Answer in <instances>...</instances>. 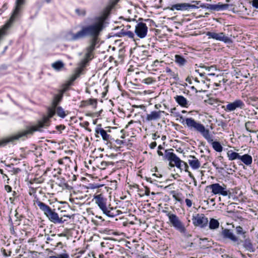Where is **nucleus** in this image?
I'll return each instance as SVG.
<instances>
[{
	"instance_id": "7c9ffc66",
	"label": "nucleus",
	"mask_w": 258,
	"mask_h": 258,
	"mask_svg": "<svg viewBox=\"0 0 258 258\" xmlns=\"http://www.w3.org/2000/svg\"><path fill=\"white\" fill-rule=\"evenodd\" d=\"M120 34L122 36H127L130 38H134V33L132 31H125L123 29L121 31Z\"/></svg>"
},
{
	"instance_id": "f8f14e48",
	"label": "nucleus",
	"mask_w": 258,
	"mask_h": 258,
	"mask_svg": "<svg viewBox=\"0 0 258 258\" xmlns=\"http://www.w3.org/2000/svg\"><path fill=\"white\" fill-rule=\"evenodd\" d=\"M135 31L139 37L143 38L147 35L148 27L145 23L140 22L136 25Z\"/></svg>"
},
{
	"instance_id": "052dcab7",
	"label": "nucleus",
	"mask_w": 258,
	"mask_h": 258,
	"mask_svg": "<svg viewBox=\"0 0 258 258\" xmlns=\"http://www.w3.org/2000/svg\"><path fill=\"white\" fill-rule=\"evenodd\" d=\"M125 27L127 28V29L131 28V26L130 25H127Z\"/></svg>"
},
{
	"instance_id": "4be33fe9",
	"label": "nucleus",
	"mask_w": 258,
	"mask_h": 258,
	"mask_svg": "<svg viewBox=\"0 0 258 258\" xmlns=\"http://www.w3.org/2000/svg\"><path fill=\"white\" fill-rule=\"evenodd\" d=\"M242 243L243 246L246 251L249 252L254 251L255 248L252 243L251 240L249 238H245V239L242 241Z\"/></svg>"
},
{
	"instance_id": "a211bd4d",
	"label": "nucleus",
	"mask_w": 258,
	"mask_h": 258,
	"mask_svg": "<svg viewBox=\"0 0 258 258\" xmlns=\"http://www.w3.org/2000/svg\"><path fill=\"white\" fill-rule=\"evenodd\" d=\"M210 140H206L207 141L211 144L213 148L218 152H221L223 151V147L219 142L214 141V137L210 132Z\"/></svg>"
},
{
	"instance_id": "680f3d73",
	"label": "nucleus",
	"mask_w": 258,
	"mask_h": 258,
	"mask_svg": "<svg viewBox=\"0 0 258 258\" xmlns=\"http://www.w3.org/2000/svg\"><path fill=\"white\" fill-rule=\"evenodd\" d=\"M209 76H215V74L214 73H210L208 74Z\"/></svg>"
},
{
	"instance_id": "ea45409f",
	"label": "nucleus",
	"mask_w": 258,
	"mask_h": 258,
	"mask_svg": "<svg viewBox=\"0 0 258 258\" xmlns=\"http://www.w3.org/2000/svg\"><path fill=\"white\" fill-rule=\"evenodd\" d=\"M76 12L79 16H84L86 14V11L84 9H76Z\"/></svg>"
},
{
	"instance_id": "473e14b6",
	"label": "nucleus",
	"mask_w": 258,
	"mask_h": 258,
	"mask_svg": "<svg viewBox=\"0 0 258 258\" xmlns=\"http://www.w3.org/2000/svg\"><path fill=\"white\" fill-rule=\"evenodd\" d=\"M83 71V69L81 68H78L76 72H75V73L72 76V78H71V81H75L78 77H79L80 76V75H81L82 72Z\"/></svg>"
},
{
	"instance_id": "ddd939ff",
	"label": "nucleus",
	"mask_w": 258,
	"mask_h": 258,
	"mask_svg": "<svg viewBox=\"0 0 258 258\" xmlns=\"http://www.w3.org/2000/svg\"><path fill=\"white\" fill-rule=\"evenodd\" d=\"M229 5L223 4L221 3H218L216 4H207L205 6H204V7L206 8L207 9L214 11L225 10L229 9Z\"/></svg>"
},
{
	"instance_id": "c85d7f7f",
	"label": "nucleus",
	"mask_w": 258,
	"mask_h": 258,
	"mask_svg": "<svg viewBox=\"0 0 258 258\" xmlns=\"http://www.w3.org/2000/svg\"><path fill=\"white\" fill-rule=\"evenodd\" d=\"M36 188H33V187H30L29 190V194L30 196H33L34 198L33 202L34 203V204H37L36 200L38 201L39 200L38 198L37 197V195H36Z\"/></svg>"
},
{
	"instance_id": "5701e85b",
	"label": "nucleus",
	"mask_w": 258,
	"mask_h": 258,
	"mask_svg": "<svg viewBox=\"0 0 258 258\" xmlns=\"http://www.w3.org/2000/svg\"><path fill=\"white\" fill-rule=\"evenodd\" d=\"M174 98L176 102L181 106L186 108L188 107V101L183 96L176 95Z\"/></svg>"
},
{
	"instance_id": "338daca9",
	"label": "nucleus",
	"mask_w": 258,
	"mask_h": 258,
	"mask_svg": "<svg viewBox=\"0 0 258 258\" xmlns=\"http://www.w3.org/2000/svg\"><path fill=\"white\" fill-rule=\"evenodd\" d=\"M194 182V183H195V185L196 186L197 185V181H196V179H195V180H193Z\"/></svg>"
},
{
	"instance_id": "2eb2a0df",
	"label": "nucleus",
	"mask_w": 258,
	"mask_h": 258,
	"mask_svg": "<svg viewBox=\"0 0 258 258\" xmlns=\"http://www.w3.org/2000/svg\"><path fill=\"white\" fill-rule=\"evenodd\" d=\"M23 138L20 132L9 137L5 139H3L0 140V147L6 146L8 143L13 142L16 140H19L20 138Z\"/></svg>"
},
{
	"instance_id": "412c9836",
	"label": "nucleus",
	"mask_w": 258,
	"mask_h": 258,
	"mask_svg": "<svg viewBox=\"0 0 258 258\" xmlns=\"http://www.w3.org/2000/svg\"><path fill=\"white\" fill-rule=\"evenodd\" d=\"M188 162L189 165L193 169H198L201 166L200 162L194 156L190 155Z\"/></svg>"
},
{
	"instance_id": "bf43d9fd",
	"label": "nucleus",
	"mask_w": 258,
	"mask_h": 258,
	"mask_svg": "<svg viewBox=\"0 0 258 258\" xmlns=\"http://www.w3.org/2000/svg\"><path fill=\"white\" fill-rule=\"evenodd\" d=\"M200 240L204 242V241H206L207 240V238L200 239Z\"/></svg>"
},
{
	"instance_id": "f3484780",
	"label": "nucleus",
	"mask_w": 258,
	"mask_h": 258,
	"mask_svg": "<svg viewBox=\"0 0 258 258\" xmlns=\"http://www.w3.org/2000/svg\"><path fill=\"white\" fill-rule=\"evenodd\" d=\"M196 7L195 5H191L186 3H182L173 5L171 6L170 9L172 11H174V10L183 11Z\"/></svg>"
},
{
	"instance_id": "5fc2aeb1",
	"label": "nucleus",
	"mask_w": 258,
	"mask_h": 258,
	"mask_svg": "<svg viewBox=\"0 0 258 258\" xmlns=\"http://www.w3.org/2000/svg\"><path fill=\"white\" fill-rule=\"evenodd\" d=\"M220 82H221V81H219V83H214V85L216 86V87H219L220 86Z\"/></svg>"
},
{
	"instance_id": "0e129e2a",
	"label": "nucleus",
	"mask_w": 258,
	"mask_h": 258,
	"mask_svg": "<svg viewBox=\"0 0 258 258\" xmlns=\"http://www.w3.org/2000/svg\"><path fill=\"white\" fill-rule=\"evenodd\" d=\"M61 183L64 184V180L63 179H62V180L61 181Z\"/></svg>"
},
{
	"instance_id": "49530a36",
	"label": "nucleus",
	"mask_w": 258,
	"mask_h": 258,
	"mask_svg": "<svg viewBox=\"0 0 258 258\" xmlns=\"http://www.w3.org/2000/svg\"><path fill=\"white\" fill-rule=\"evenodd\" d=\"M5 190L8 192H10L12 191V187L9 185H5Z\"/></svg>"
},
{
	"instance_id": "a878e982",
	"label": "nucleus",
	"mask_w": 258,
	"mask_h": 258,
	"mask_svg": "<svg viewBox=\"0 0 258 258\" xmlns=\"http://www.w3.org/2000/svg\"><path fill=\"white\" fill-rule=\"evenodd\" d=\"M227 154L228 159L230 161L239 159L240 157V155L238 153L234 152L232 150L228 151Z\"/></svg>"
},
{
	"instance_id": "4d7b16f0",
	"label": "nucleus",
	"mask_w": 258,
	"mask_h": 258,
	"mask_svg": "<svg viewBox=\"0 0 258 258\" xmlns=\"http://www.w3.org/2000/svg\"><path fill=\"white\" fill-rule=\"evenodd\" d=\"M158 150H161L163 149V148L162 147V146L161 145H159L158 147Z\"/></svg>"
},
{
	"instance_id": "72a5a7b5",
	"label": "nucleus",
	"mask_w": 258,
	"mask_h": 258,
	"mask_svg": "<svg viewBox=\"0 0 258 258\" xmlns=\"http://www.w3.org/2000/svg\"><path fill=\"white\" fill-rule=\"evenodd\" d=\"M235 233L237 235H243V237L244 238H245V234L246 233V231H244L243 228L240 226H237L235 228Z\"/></svg>"
},
{
	"instance_id": "774afa93",
	"label": "nucleus",
	"mask_w": 258,
	"mask_h": 258,
	"mask_svg": "<svg viewBox=\"0 0 258 258\" xmlns=\"http://www.w3.org/2000/svg\"><path fill=\"white\" fill-rule=\"evenodd\" d=\"M63 217H67V218H71V217L70 216H66V215H64Z\"/></svg>"
},
{
	"instance_id": "4c0bfd02",
	"label": "nucleus",
	"mask_w": 258,
	"mask_h": 258,
	"mask_svg": "<svg viewBox=\"0 0 258 258\" xmlns=\"http://www.w3.org/2000/svg\"><path fill=\"white\" fill-rule=\"evenodd\" d=\"M69 255L67 253H62L57 255V256H49V258H69Z\"/></svg>"
},
{
	"instance_id": "37998d69",
	"label": "nucleus",
	"mask_w": 258,
	"mask_h": 258,
	"mask_svg": "<svg viewBox=\"0 0 258 258\" xmlns=\"http://www.w3.org/2000/svg\"><path fill=\"white\" fill-rule=\"evenodd\" d=\"M251 3L253 7L258 9V0H252Z\"/></svg>"
},
{
	"instance_id": "bb28decb",
	"label": "nucleus",
	"mask_w": 258,
	"mask_h": 258,
	"mask_svg": "<svg viewBox=\"0 0 258 258\" xmlns=\"http://www.w3.org/2000/svg\"><path fill=\"white\" fill-rule=\"evenodd\" d=\"M175 62L179 66H183L187 62V60L182 56L176 54L175 55Z\"/></svg>"
},
{
	"instance_id": "39448f33",
	"label": "nucleus",
	"mask_w": 258,
	"mask_h": 258,
	"mask_svg": "<svg viewBox=\"0 0 258 258\" xmlns=\"http://www.w3.org/2000/svg\"><path fill=\"white\" fill-rule=\"evenodd\" d=\"M36 202L39 209L51 222L54 224H62L67 221V220H62V217L59 218L58 214L55 212V210L51 209L47 205L37 200Z\"/></svg>"
},
{
	"instance_id": "4468645a",
	"label": "nucleus",
	"mask_w": 258,
	"mask_h": 258,
	"mask_svg": "<svg viewBox=\"0 0 258 258\" xmlns=\"http://www.w3.org/2000/svg\"><path fill=\"white\" fill-rule=\"evenodd\" d=\"M170 150H172V149L165 151L164 158L169 161V165L171 166V165H174L176 163H178L180 159L175 154L170 152Z\"/></svg>"
},
{
	"instance_id": "20e7f679",
	"label": "nucleus",
	"mask_w": 258,
	"mask_h": 258,
	"mask_svg": "<svg viewBox=\"0 0 258 258\" xmlns=\"http://www.w3.org/2000/svg\"><path fill=\"white\" fill-rule=\"evenodd\" d=\"M94 200L96 204L106 216L114 217L117 215V211L110 207V204H107V199L103 194H100L95 196Z\"/></svg>"
},
{
	"instance_id": "f704fd0d",
	"label": "nucleus",
	"mask_w": 258,
	"mask_h": 258,
	"mask_svg": "<svg viewBox=\"0 0 258 258\" xmlns=\"http://www.w3.org/2000/svg\"><path fill=\"white\" fill-rule=\"evenodd\" d=\"M199 67L202 68H204L208 71H210L211 70H213V69L216 70V67L215 66H211L209 67V66H207L205 65V64L200 63L199 64Z\"/></svg>"
},
{
	"instance_id": "393cba45",
	"label": "nucleus",
	"mask_w": 258,
	"mask_h": 258,
	"mask_svg": "<svg viewBox=\"0 0 258 258\" xmlns=\"http://www.w3.org/2000/svg\"><path fill=\"white\" fill-rule=\"evenodd\" d=\"M61 118H64L68 114V111H64V109L60 106H57L55 108V114Z\"/></svg>"
},
{
	"instance_id": "aec40b11",
	"label": "nucleus",
	"mask_w": 258,
	"mask_h": 258,
	"mask_svg": "<svg viewBox=\"0 0 258 258\" xmlns=\"http://www.w3.org/2000/svg\"><path fill=\"white\" fill-rule=\"evenodd\" d=\"M164 113L163 111H153L150 114H147L146 116V120L147 121H152L159 119L161 117V114Z\"/></svg>"
},
{
	"instance_id": "b1692460",
	"label": "nucleus",
	"mask_w": 258,
	"mask_h": 258,
	"mask_svg": "<svg viewBox=\"0 0 258 258\" xmlns=\"http://www.w3.org/2000/svg\"><path fill=\"white\" fill-rule=\"evenodd\" d=\"M239 160H240L243 163L247 166L251 165L252 162V157L247 154L242 156H240Z\"/></svg>"
},
{
	"instance_id": "c03bdc74",
	"label": "nucleus",
	"mask_w": 258,
	"mask_h": 258,
	"mask_svg": "<svg viewBox=\"0 0 258 258\" xmlns=\"http://www.w3.org/2000/svg\"><path fill=\"white\" fill-rule=\"evenodd\" d=\"M186 206L188 207H191L192 206V202L190 200L186 199L185 201Z\"/></svg>"
},
{
	"instance_id": "09e8293b",
	"label": "nucleus",
	"mask_w": 258,
	"mask_h": 258,
	"mask_svg": "<svg viewBox=\"0 0 258 258\" xmlns=\"http://www.w3.org/2000/svg\"><path fill=\"white\" fill-rule=\"evenodd\" d=\"M65 128V126L63 125H57L56 129L57 130H63Z\"/></svg>"
},
{
	"instance_id": "f257e3e1",
	"label": "nucleus",
	"mask_w": 258,
	"mask_h": 258,
	"mask_svg": "<svg viewBox=\"0 0 258 258\" xmlns=\"http://www.w3.org/2000/svg\"><path fill=\"white\" fill-rule=\"evenodd\" d=\"M104 17H100L95 23L82 26L77 33L70 32L68 34L71 41H77L86 37L90 38L88 45L85 49L84 58L82 62L83 66L94 58L95 48L99 47V36L104 27Z\"/></svg>"
},
{
	"instance_id": "c9c22d12",
	"label": "nucleus",
	"mask_w": 258,
	"mask_h": 258,
	"mask_svg": "<svg viewBox=\"0 0 258 258\" xmlns=\"http://www.w3.org/2000/svg\"><path fill=\"white\" fill-rule=\"evenodd\" d=\"M166 72L168 73L170 77H172L173 78L176 79L177 77V75L172 72V71L169 68H166Z\"/></svg>"
},
{
	"instance_id": "0eeeda50",
	"label": "nucleus",
	"mask_w": 258,
	"mask_h": 258,
	"mask_svg": "<svg viewBox=\"0 0 258 258\" xmlns=\"http://www.w3.org/2000/svg\"><path fill=\"white\" fill-rule=\"evenodd\" d=\"M25 3V0H17L15 9L9 21L1 29H9L11 28L17 19L20 15L23 5Z\"/></svg>"
},
{
	"instance_id": "f03ea898",
	"label": "nucleus",
	"mask_w": 258,
	"mask_h": 258,
	"mask_svg": "<svg viewBox=\"0 0 258 258\" xmlns=\"http://www.w3.org/2000/svg\"><path fill=\"white\" fill-rule=\"evenodd\" d=\"M62 94L56 95L52 101L51 105L47 108V114L43 116L42 118L38 121L34 125L28 127L26 130L19 132L23 137H27L28 135H32L35 132H41L42 128L47 127L50 125V119L55 115V108L61 101Z\"/></svg>"
},
{
	"instance_id": "58836bf2",
	"label": "nucleus",
	"mask_w": 258,
	"mask_h": 258,
	"mask_svg": "<svg viewBox=\"0 0 258 258\" xmlns=\"http://www.w3.org/2000/svg\"><path fill=\"white\" fill-rule=\"evenodd\" d=\"M184 161L180 160L178 163H176L174 165H171V167H173L174 166H176L177 168L181 169L182 168V164L183 163Z\"/></svg>"
},
{
	"instance_id": "de8ad7c7",
	"label": "nucleus",
	"mask_w": 258,
	"mask_h": 258,
	"mask_svg": "<svg viewBox=\"0 0 258 258\" xmlns=\"http://www.w3.org/2000/svg\"><path fill=\"white\" fill-rule=\"evenodd\" d=\"M157 146L156 142H153L150 144V147L151 149H154Z\"/></svg>"
},
{
	"instance_id": "6ab92c4d",
	"label": "nucleus",
	"mask_w": 258,
	"mask_h": 258,
	"mask_svg": "<svg viewBox=\"0 0 258 258\" xmlns=\"http://www.w3.org/2000/svg\"><path fill=\"white\" fill-rule=\"evenodd\" d=\"M222 235L224 238H228L234 242L239 243L238 238L230 230L224 229L222 231Z\"/></svg>"
},
{
	"instance_id": "8fccbe9b",
	"label": "nucleus",
	"mask_w": 258,
	"mask_h": 258,
	"mask_svg": "<svg viewBox=\"0 0 258 258\" xmlns=\"http://www.w3.org/2000/svg\"><path fill=\"white\" fill-rule=\"evenodd\" d=\"M188 173V176L193 180H195V178L194 177V176L193 175V174L190 172L188 171V172H187Z\"/></svg>"
},
{
	"instance_id": "e2e57ef3",
	"label": "nucleus",
	"mask_w": 258,
	"mask_h": 258,
	"mask_svg": "<svg viewBox=\"0 0 258 258\" xmlns=\"http://www.w3.org/2000/svg\"><path fill=\"white\" fill-rule=\"evenodd\" d=\"M175 110V108H173L171 109L170 112L173 113V110Z\"/></svg>"
},
{
	"instance_id": "e433bc0d",
	"label": "nucleus",
	"mask_w": 258,
	"mask_h": 258,
	"mask_svg": "<svg viewBox=\"0 0 258 258\" xmlns=\"http://www.w3.org/2000/svg\"><path fill=\"white\" fill-rule=\"evenodd\" d=\"M110 164V163L109 162L106 161H102L100 164L98 166V167L102 170L105 169L106 167Z\"/></svg>"
},
{
	"instance_id": "6e6d98bb",
	"label": "nucleus",
	"mask_w": 258,
	"mask_h": 258,
	"mask_svg": "<svg viewBox=\"0 0 258 258\" xmlns=\"http://www.w3.org/2000/svg\"><path fill=\"white\" fill-rule=\"evenodd\" d=\"M58 162L59 164H61L63 163V161H62V159H59L58 160Z\"/></svg>"
},
{
	"instance_id": "6e6552de",
	"label": "nucleus",
	"mask_w": 258,
	"mask_h": 258,
	"mask_svg": "<svg viewBox=\"0 0 258 258\" xmlns=\"http://www.w3.org/2000/svg\"><path fill=\"white\" fill-rule=\"evenodd\" d=\"M207 187L212 190L214 195H219L224 197L230 195V191L224 183L221 184L218 183H213L208 185Z\"/></svg>"
},
{
	"instance_id": "423d86ee",
	"label": "nucleus",
	"mask_w": 258,
	"mask_h": 258,
	"mask_svg": "<svg viewBox=\"0 0 258 258\" xmlns=\"http://www.w3.org/2000/svg\"><path fill=\"white\" fill-rule=\"evenodd\" d=\"M165 212L166 213V216L168 217L169 221L171 226L180 233L185 234L186 233V227L179 217L176 214L171 213V212Z\"/></svg>"
},
{
	"instance_id": "cd10ccee",
	"label": "nucleus",
	"mask_w": 258,
	"mask_h": 258,
	"mask_svg": "<svg viewBox=\"0 0 258 258\" xmlns=\"http://www.w3.org/2000/svg\"><path fill=\"white\" fill-rule=\"evenodd\" d=\"M219 222L218 220L212 218L211 219L209 223V228L211 229H215L219 227Z\"/></svg>"
},
{
	"instance_id": "864d4df0",
	"label": "nucleus",
	"mask_w": 258,
	"mask_h": 258,
	"mask_svg": "<svg viewBox=\"0 0 258 258\" xmlns=\"http://www.w3.org/2000/svg\"><path fill=\"white\" fill-rule=\"evenodd\" d=\"M157 153L159 156H163V153L161 151V150H158Z\"/></svg>"
},
{
	"instance_id": "a18cd8bd",
	"label": "nucleus",
	"mask_w": 258,
	"mask_h": 258,
	"mask_svg": "<svg viewBox=\"0 0 258 258\" xmlns=\"http://www.w3.org/2000/svg\"><path fill=\"white\" fill-rule=\"evenodd\" d=\"M87 102H88V104L90 105H93L94 104L97 103L96 100L93 99H90L87 100Z\"/></svg>"
},
{
	"instance_id": "69168bd1",
	"label": "nucleus",
	"mask_w": 258,
	"mask_h": 258,
	"mask_svg": "<svg viewBox=\"0 0 258 258\" xmlns=\"http://www.w3.org/2000/svg\"><path fill=\"white\" fill-rule=\"evenodd\" d=\"M85 124L86 125L88 126V125H89V123L88 122H85Z\"/></svg>"
},
{
	"instance_id": "2f4dec72",
	"label": "nucleus",
	"mask_w": 258,
	"mask_h": 258,
	"mask_svg": "<svg viewBox=\"0 0 258 258\" xmlns=\"http://www.w3.org/2000/svg\"><path fill=\"white\" fill-rule=\"evenodd\" d=\"M254 122L251 121H247L245 123V127L246 130L249 132H254L252 130L253 128Z\"/></svg>"
},
{
	"instance_id": "1a4fd4ad",
	"label": "nucleus",
	"mask_w": 258,
	"mask_h": 258,
	"mask_svg": "<svg viewBox=\"0 0 258 258\" xmlns=\"http://www.w3.org/2000/svg\"><path fill=\"white\" fill-rule=\"evenodd\" d=\"M245 107L243 101L240 99H236L233 102H228L225 106H222V108L226 112H232L239 109H242Z\"/></svg>"
},
{
	"instance_id": "9b49d317",
	"label": "nucleus",
	"mask_w": 258,
	"mask_h": 258,
	"mask_svg": "<svg viewBox=\"0 0 258 258\" xmlns=\"http://www.w3.org/2000/svg\"><path fill=\"white\" fill-rule=\"evenodd\" d=\"M193 224L195 226L204 227L208 223V218L203 214H196L192 216V218Z\"/></svg>"
},
{
	"instance_id": "9d476101",
	"label": "nucleus",
	"mask_w": 258,
	"mask_h": 258,
	"mask_svg": "<svg viewBox=\"0 0 258 258\" xmlns=\"http://www.w3.org/2000/svg\"><path fill=\"white\" fill-rule=\"evenodd\" d=\"M206 35L208 36V38H212L213 39L222 41L226 43H230L232 42L231 39L226 36L224 33H217L215 32H207Z\"/></svg>"
},
{
	"instance_id": "603ef678",
	"label": "nucleus",
	"mask_w": 258,
	"mask_h": 258,
	"mask_svg": "<svg viewBox=\"0 0 258 258\" xmlns=\"http://www.w3.org/2000/svg\"><path fill=\"white\" fill-rule=\"evenodd\" d=\"M159 137H160V136L159 135H157L156 134V133L153 134V140H156L157 138H159Z\"/></svg>"
},
{
	"instance_id": "a19ab883",
	"label": "nucleus",
	"mask_w": 258,
	"mask_h": 258,
	"mask_svg": "<svg viewBox=\"0 0 258 258\" xmlns=\"http://www.w3.org/2000/svg\"><path fill=\"white\" fill-rule=\"evenodd\" d=\"M143 82L146 84H150L153 82V79L151 78H148L143 80Z\"/></svg>"
},
{
	"instance_id": "7ed1b4c3",
	"label": "nucleus",
	"mask_w": 258,
	"mask_h": 258,
	"mask_svg": "<svg viewBox=\"0 0 258 258\" xmlns=\"http://www.w3.org/2000/svg\"><path fill=\"white\" fill-rule=\"evenodd\" d=\"M180 118L183 120L181 123L186 124L187 128L194 132L200 134L206 140H210V132L209 129L206 128L204 124L199 121L195 120L192 117L184 118L182 116Z\"/></svg>"
},
{
	"instance_id": "3c124183",
	"label": "nucleus",
	"mask_w": 258,
	"mask_h": 258,
	"mask_svg": "<svg viewBox=\"0 0 258 258\" xmlns=\"http://www.w3.org/2000/svg\"><path fill=\"white\" fill-rule=\"evenodd\" d=\"M145 194L146 195V196H149L150 195V189L148 187H146V190H145Z\"/></svg>"
},
{
	"instance_id": "c756f323",
	"label": "nucleus",
	"mask_w": 258,
	"mask_h": 258,
	"mask_svg": "<svg viewBox=\"0 0 258 258\" xmlns=\"http://www.w3.org/2000/svg\"><path fill=\"white\" fill-rule=\"evenodd\" d=\"M52 67L56 70H60L64 66L63 62L61 61H56L52 64Z\"/></svg>"
},
{
	"instance_id": "dca6fc26",
	"label": "nucleus",
	"mask_w": 258,
	"mask_h": 258,
	"mask_svg": "<svg viewBox=\"0 0 258 258\" xmlns=\"http://www.w3.org/2000/svg\"><path fill=\"white\" fill-rule=\"evenodd\" d=\"M99 135H100L103 140L106 141H109L110 138V135L107 134L106 131L101 127V124L97 125L95 129L96 137L99 138Z\"/></svg>"
},
{
	"instance_id": "79ce46f5",
	"label": "nucleus",
	"mask_w": 258,
	"mask_h": 258,
	"mask_svg": "<svg viewBox=\"0 0 258 258\" xmlns=\"http://www.w3.org/2000/svg\"><path fill=\"white\" fill-rule=\"evenodd\" d=\"M182 168H181L180 170H184L185 172H188V166L187 164L184 161L182 164Z\"/></svg>"
},
{
	"instance_id": "13d9d810",
	"label": "nucleus",
	"mask_w": 258,
	"mask_h": 258,
	"mask_svg": "<svg viewBox=\"0 0 258 258\" xmlns=\"http://www.w3.org/2000/svg\"><path fill=\"white\" fill-rule=\"evenodd\" d=\"M116 142L117 143V144H120L121 143H122V141H120V140H117L116 141Z\"/></svg>"
}]
</instances>
